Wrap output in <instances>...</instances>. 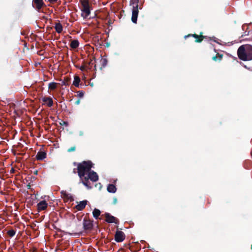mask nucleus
Instances as JSON below:
<instances>
[{
    "instance_id": "f257e3e1",
    "label": "nucleus",
    "mask_w": 252,
    "mask_h": 252,
    "mask_svg": "<svg viewBox=\"0 0 252 252\" xmlns=\"http://www.w3.org/2000/svg\"><path fill=\"white\" fill-rule=\"evenodd\" d=\"M74 166H77V173L80 178V182L83 181L87 174L90 172L93 167L94 164L91 160L83 161L80 163L74 162L73 163Z\"/></svg>"
},
{
    "instance_id": "f03ea898",
    "label": "nucleus",
    "mask_w": 252,
    "mask_h": 252,
    "mask_svg": "<svg viewBox=\"0 0 252 252\" xmlns=\"http://www.w3.org/2000/svg\"><path fill=\"white\" fill-rule=\"evenodd\" d=\"M239 58L242 61L252 60V46L249 44L241 45L237 50Z\"/></svg>"
},
{
    "instance_id": "7ed1b4c3",
    "label": "nucleus",
    "mask_w": 252,
    "mask_h": 252,
    "mask_svg": "<svg viewBox=\"0 0 252 252\" xmlns=\"http://www.w3.org/2000/svg\"><path fill=\"white\" fill-rule=\"evenodd\" d=\"M144 0H130V5L132 6L131 21L133 23H137L139 9L143 7Z\"/></svg>"
},
{
    "instance_id": "20e7f679",
    "label": "nucleus",
    "mask_w": 252,
    "mask_h": 252,
    "mask_svg": "<svg viewBox=\"0 0 252 252\" xmlns=\"http://www.w3.org/2000/svg\"><path fill=\"white\" fill-rule=\"evenodd\" d=\"M89 180L92 182H96L98 180L97 174L94 170H91L80 183L83 184L87 189H91L92 186L90 185Z\"/></svg>"
},
{
    "instance_id": "39448f33",
    "label": "nucleus",
    "mask_w": 252,
    "mask_h": 252,
    "mask_svg": "<svg viewBox=\"0 0 252 252\" xmlns=\"http://www.w3.org/2000/svg\"><path fill=\"white\" fill-rule=\"evenodd\" d=\"M82 6L81 9V16L84 18H87L91 14L90 6L89 2V0L86 1H83L80 2Z\"/></svg>"
},
{
    "instance_id": "423d86ee",
    "label": "nucleus",
    "mask_w": 252,
    "mask_h": 252,
    "mask_svg": "<svg viewBox=\"0 0 252 252\" xmlns=\"http://www.w3.org/2000/svg\"><path fill=\"white\" fill-rule=\"evenodd\" d=\"M83 229L85 231H90L93 228V220L89 219V218L85 217L83 221Z\"/></svg>"
},
{
    "instance_id": "0eeeda50",
    "label": "nucleus",
    "mask_w": 252,
    "mask_h": 252,
    "mask_svg": "<svg viewBox=\"0 0 252 252\" xmlns=\"http://www.w3.org/2000/svg\"><path fill=\"white\" fill-rule=\"evenodd\" d=\"M103 216L105 218V221L108 223H115V224H118L119 223L118 219L111 215L110 214L108 213H105L104 214L102 215V216Z\"/></svg>"
},
{
    "instance_id": "6e6552de",
    "label": "nucleus",
    "mask_w": 252,
    "mask_h": 252,
    "mask_svg": "<svg viewBox=\"0 0 252 252\" xmlns=\"http://www.w3.org/2000/svg\"><path fill=\"white\" fill-rule=\"evenodd\" d=\"M192 36L195 38V42L197 43H200L202 41V40L206 38V36H204L202 35V32H201L200 33V35L196 34L195 33L194 34H189L187 35H186L185 36V38H186L188 37Z\"/></svg>"
},
{
    "instance_id": "1a4fd4ad",
    "label": "nucleus",
    "mask_w": 252,
    "mask_h": 252,
    "mask_svg": "<svg viewBox=\"0 0 252 252\" xmlns=\"http://www.w3.org/2000/svg\"><path fill=\"white\" fill-rule=\"evenodd\" d=\"M125 238L126 235L123 231L119 230L116 231L115 235V240L117 242H123L125 239Z\"/></svg>"
},
{
    "instance_id": "9d476101",
    "label": "nucleus",
    "mask_w": 252,
    "mask_h": 252,
    "mask_svg": "<svg viewBox=\"0 0 252 252\" xmlns=\"http://www.w3.org/2000/svg\"><path fill=\"white\" fill-rule=\"evenodd\" d=\"M32 5L38 12H41V9L45 4L43 0H33Z\"/></svg>"
},
{
    "instance_id": "9b49d317",
    "label": "nucleus",
    "mask_w": 252,
    "mask_h": 252,
    "mask_svg": "<svg viewBox=\"0 0 252 252\" xmlns=\"http://www.w3.org/2000/svg\"><path fill=\"white\" fill-rule=\"evenodd\" d=\"M243 29L244 30L246 29V31L244 32L242 36L252 35V24L249 25H243L242 26Z\"/></svg>"
},
{
    "instance_id": "f8f14e48",
    "label": "nucleus",
    "mask_w": 252,
    "mask_h": 252,
    "mask_svg": "<svg viewBox=\"0 0 252 252\" xmlns=\"http://www.w3.org/2000/svg\"><path fill=\"white\" fill-rule=\"evenodd\" d=\"M48 206V204L45 200L40 201L37 204V210L38 212L45 210Z\"/></svg>"
},
{
    "instance_id": "ddd939ff",
    "label": "nucleus",
    "mask_w": 252,
    "mask_h": 252,
    "mask_svg": "<svg viewBox=\"0 0 252 252\" xmlns=\"http://www.w3.org/2000/svg\"><path fill=\"white\" fill-rule=\"evenodd\" d=\"M87 202H88L87 200H83V201H80L79 202V203L77 205H76L75 206V208L78 211H81L85 208V207L87 204Z\"/></svg>"
},
{
    "instance_id": "4468645a",
    "label": "nucleus",
    "mask_w": 252,
    "mask_h": 252,
    "mask_svg": "<svg viewBox=\"0 0 252 252\" xmlns=\"http://www.w3.org/2000/svg\"><path fill=\"white\" fill-rule=\"evenodd\" d=\"M46 153L43 151H39L36 155V158L38 160H42L46 158Z\"/></svg>"
},
{
    "instance_id": "2eb2a0df",
    "label": "nucleus",
    "mask_w": 252,
    "mask_h": 252,
    "mask_svg": "<svg viewBox=\"0 0 252 252\" xmlns=\"http://www.w3.org/2000/svg\"><path fill=\"white\" fill-rule=\"evenodd\" d=\"M61 193L63 198L70 200V201L74 200L73 197L70 194L67 193L66 191L62 190L61 191Z\"/></svg>"
},
{
    "instance_id": "dca6fc26",
    "label": "nucleus",
    "mask_w": 252,
    "mask_h": 252,
    "mask_svg": "<svg viewBox=\"0 0 252 252\" xmlns=\"http://www.w3.org/2000/svg\"><path fill=\"white\" fill-rule=\"evenodd\" d=\"M42 101L44 102H47L48 107H52L53 104L52 98L50 97H44L42 98Z\"/></svg>"
},
{
    "instance_id": "f3484780",
    "label": "nucleus",
    "mask_w": 252,
    "mask_h": 252,
    "mask_svg": "<svg viewBox=\"0 0 252 252\" xmlns=\"http://www.w3.org/2000/svg\"><path fill=\"white\" fill-rule=\"evenodd\" d=\"M107 190L109 192L115 193L117 189L114 185L109 184L107 186Z\"/></svg>"
},
{
    "instance_id": "a211bd4d",
    "label": "nucleus",
    "mask_w": 252,
    "mask_h": 252,
    "mask_svg": "<svg viewBox=\"0 0 252 252\" xmlns=\"http://www.w3.org/2000/svg\"><path fill=\"white\" fill-rule=\"evenodd\" d=\"M55 28L56 31L59 33H61L63 31V28L62 25L60 23H56L55 26Z\"/></svg>"
},
{
    "instance_id": "6ab92c4d",
    "label": "nucleus",
    "mask_w": 252,
    "mask_h": 252,
    "mask_svg": "<svg viewBox=\"0 0 252 252\" xmlns=\"http://www.w3.org/2000/svg\"><path fill=\"white\" fill-rule=\"evenodd\" d=\"M79 45V42L77 40H73L71 41L70 47L72 49H76Z\"/></svg>"
},
{
    "instance_id": "aec40b11",
    "label": "nucleus",
    "mask_w": 252,
    "mask_h": 252,
    "mask_svg": "<svg viewBox=\"0 0 252 252\" xmlns=\"http://www.w3.org/2000/svg\"><path fill=\"white\" fill-rule=\"evenodd\" d=\"M100 211L98 209H96V208H95L93 212V217L95 219H98V217L99 216H100Z\"/></svg>"
},
{
    "instance_id": "412c9836",
    "label": "nucleus",
    "mask_w": 252,
    "mask_h": 252,
    "mask_svg": "<svg viewBox=\"0 0 252 252\" xmlns=\"http://www.w3.org/2000/svg\"><path fill=\"white\" fill-rule=\"evenodd\" d=\"M80 82V79L79 77L78 76H75L74 80L73 82V85L76 87H79Z\"/></svg>"
},
{
    "instance_id": "4be33fe9",
    "label": "nucleus",
    "mask_w": 252,
    "mask_h": 252,
    "mask_svg": "<svg viewBox=\"0 0 252 252\" xmlns=\"http://www.w3.org/2000/svg\"><path fill=\"white\" fill-rule=\"evenodd\" d=\"M100 62L101 64L100 69H102L103 68H104L107 65L108 61L106 58H101Z\"/></svg>"
},
{
    "instance_id": "5701e85b",
    "label": "nucleus",
    "mask_w": 252,
    "mask_h": 252,
    "mask_svg": "<svg viewBox=\"0 0 252 252\" xmlns=\"http://www.w3.org/2000/svg\"><path fill=\"white\" fill-rule=\"evenodd\" d=\"M222 57H223L222 54H220L219 53H217V54L216 56H214L212 58V59H213V60H214L215 61H220L221 60Z\"/></svg>"
},
{
    "instance_id": "b1692460",
    "label": "nucleus",
    "mask_w": 252,
    "mask_h": 252,
    "mask_svg": "<svg viewBox=\"0 0 252 252\" xmlns=\"http://www.w3.org/2000/svg\"><path fill=\"white\" fill-rule=\"evenodd\" d=\"M57 83L55 82H51L48 85V88L51 90H54L57 88Z\"/></svg>"
},
{
    "instance_id": "393cba45",
    "label": "nucleus",
    "mask_w": 252,
    "mask_h": 252,
    "mask_svg": "<svg viewBox=\"0 0 252 252\" xmlns=\"http://www.w3.org/2000/svg\"><path fill=\"white\" fill-rule=\"evenodd\" d=\"M16 234V230L14 229H11L7 231V234L10 237H13Z\"/></svg>"
},
{
    "instance_id": "a878e982",
    "label": "nucleus",
    "mask_w": 252,
    "mask_h": 252,
    "mask_svg": "<svg viewBox=\"0 0 252 252\" xmlns=\"http://www.w3.org/2000/svg\"><path fill=\"white\" fill-rule=\"evenodd\" d=\"M69 79L68 78H64L62 82V85L67 86L69 85L68 81Z\"/></svg>"
},
{
    "instance_id": "bb28decb",
    "label": "nucleus",
    "mask_w": 252,
    "mask_h": 252,
    "mask_svg": "<svg viewBox=\"0 0 252 252\" xmlns=\"http://www.w3.org/2000/svg\"><path fill=\"white\" fill-rule=\"evenodd\" d=\"M84 95V92L83 91H79L77 92V96L79 97H82Z\"/></svg>"
},
{
    "instance_id": "cd10ccee",
    "label": "nucleus",
    "mask_w": 252,
    "mask_h": 252,
    "mask_svg": "<svg viewBox=\"0 0 252 252\" xmlns=\"http://www.w3.org/2000/svg\"><path fill=\"white\" fill-rule=\"evenodd\" d=\"M75 149H76V147L75 146H73V147H70V148H69L68 150H67V152H74L75 151Z\"/></svg>"
},
{
    "instance_id": "c85d7f7f",
    "label": "nucleus",
    "mask_w": 252,
    "mask_h": 252,
    "mask_svg": "<svg viewBox=\"0 0 252 252\" xmlns=\"http://www.w3.org/2000/svg\"><path fill=\"white\" fill-rule=\"evenodd\" d=\"M117 203V198L116 197H113V204H116Z\"/></svg>"
},
{
    "instance_id": "c756f323",
    "label": "nucleus",
    "mask_w": 252,
    "mask_h": 252,
    "mask_svg": "<svg viewBox=\"0 0 252 252\" xmlns=\"http://www.w3.org/2000/svg\"><path fill=\"white\" fill-rule=\"evenodd\" d=\"M86 67L85 66V65H82L80 67V69L82 71H84L85 70H86Z\"/></svg>"
},
{
    "instance_id": "7c9ffc66",
    "label": "nucleus",
    "mask_w": 252,
    "mask_h": 252,
    "mask_svg": "<svg viewBox=\"0 0 252 252\" xmlns=\"http://www.w3.org/2000/svg\"><path fill=\"white\" fill-rule=\"evenodd\" d=\"M216 37L214 36H213L212 37H210V40H213L214 41L218 43V42L216 40Z\"/></svg>"
},
{
    "instance_id": "2f4dec72",
    "label": "nucleus",
    "mask_w": 252,
    "mask_h": 252,
    "mask_svg": "<svg viewBox=\"0 0 252 252\" xmlns=\"http://www.w3.org/2000/svg\"><path fill=\"white\" fill-rule=\"evenodd\" d=\"M80 100L79 99H77V100L75 101V104L76 105H78V104H80Z\"/></svg>"
},
{
    "instance_id": "473e14b6",
    "label": "nucleus",
    "mask_w": 252,
    "mask_h": 252,
    "mask_svg": "<svg viewBox=\"0 0 252 252\" xmlns=\"http://www.w3.org/2000/svg\"><path fill=\"white\" fill-rule=\"evenodd\" d=\"M61 124L62 125H64L65 126H68V123L66 122H64V121L63 122V124Z\"/></svg>"
},
{
    "instance_id": "72a5a7b5",
    "label": "nucleus",
    "mask_w": 252,
    "mask_h": 252,
    "mask_svg": "<svg viewBox=\"0 0 252 252\" xmlns=\"http://www.w3.org/2000/svg\"><path fill=\"white\" fill-rule=\"evenodd\" d=\"M73 172L74 173H75V174L77 173V168H74L73 170Z\"/></svg>"
},
{
    "instance_id": "f704fd0d",
    "label": "nucleus",
    "mask_w": 252,
    "mask_h": 252,
    "mask_svg": "<svg viewBox=\"0 0 252 252\" xmlns=\"http://www.w3.org/2000/svg\"><path fill=\"white\" fill-rule=\"evenodd\" d=\"M48 0L50 2H55V1H57L58 0Z\"/></svg>"
},
{
    "instance_id": "c9c22d12",
    "label": "nucleus",
    "mask_w": 252,
    "mask_h": 252,
    "mask_svg": "<svg viewBox=\"0 0 252 252\" xmlns=\"http://www.w3.org/2000/svg\"><path fill=\"white\" fill-rule=\"evenodd\" d=\"M98 187H99V189H101V188L102 186H101V184H100V183H99V184H98Z\"/></svg>"
},
{
    "instance_id": "e433bc0d",
    "label": "nucleus",
    "mask_w": 252,
    "mask_h": 252,
    "mask_svg": "<svg viewBox=\"0 0 252 252\" xmlns=\"http://www.w3.org/2000/svg\"><path fill=\"white\" fill-rule=\"evenodd\" d=\"M98 187H99V189H101V188L102 186H101V184H100V183H99V184H98Z\"/></svg>"
},
{
    "instance_id": "4c0bfd02",
    "label": "nucleus",
    "mask_w": 252,
    "mask_h": 252,
    "mask_svg": "<svg viewBox=\"0 0 252 252\" xmlns=\"http://www.w3.org/2000/svg\"><path fill=\"white\" fill-rule=\"evenodd\" d=\"M37 173H38L37 170H35L34 171V174H35V175H37Z\"/></svg>"
},
{
    "instance_id": "58836bf2",
    "label": "nucleus",
    "mask_w": 252,
    "mask_h": 252,
    "mask_svg": "<svg viewBox=\"0 0 252 252\" xmlns=\"http://www.w3.org/2000/svg\"><path fill=\"white\" fill-rule=\"evenodd\" d=\"M92 61H91V62L89 63V65H91V64H93V63H92Z\"/></svg>"
},
{
    "instance_id": "ea45409f",
    "label": "nucleus",
    "mask_w": 252,
    "mask_h": 252,
    "mask_svg": "<svg viewBox=\"0 0 252 252\" xmlns=\"http://www.w3.org/2000/svg\"><path fill=\"white\" fill-rule=\"evenodd\" d=\"M14 170L13 169H12L10 172H13Z\"/></svg>"
},
{
    "instance_id": "a19ab883",
    "label": "nucleus",
    "mask_w": 252,
    "mask_h": 252,
    "mask_svg": "<svg viewBox=\"0 0 252 252\" xmlns=\"http://www.w3.org/2000/svg\"><path fill=\"white\" fill-rule=\"evenodd\" d=\"M30 187H31V186H30V185H28V189H30Z\"/></svg>"
},
{
    "instance_id": "79ce46f5",
    "label": "nucleus",
    "mask_w": 252,
    "mask_h": 252,
    "mask_svg": "<svg viewBox=\"0 0 252 252\" xmlns=\"http://www.w3.org/2000/svg\"><path fill=\"white\" fill-rule=\"evenodd\" d=\"M251 155L252 156V151H251Z\"/></svg>"
},
{
    "instance_id": "37998d69",
    "label": "nucleus",
    "mask_w": 252,
    "mask_h": 252,
    "mask_svg": "<svg viewBox=\"0 0 252 252\" xmlns=\"http://www.w3.org/2000/svg\"><path fill=\"white\" fill-rule=\"evenodd\" d=\"M251 249H252V245H251Z\"/></svg>"
}]
</instances>
